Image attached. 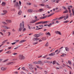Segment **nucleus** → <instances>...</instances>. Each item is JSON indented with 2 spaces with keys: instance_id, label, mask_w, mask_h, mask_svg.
Listing matches in <instances>:
<instances>
[{
  "instance_id": "obj_15",
  "label": "nucleus",
  "mask_w": 74,
  "mask_h": 74,
  "mask_svg": "<svg viewBox=\"0 0 74 74\" xmlns=\"http://www.w3.org/2000/svg\"><path fill=\"white\" fill-rule=\"evenodd\" d=\"M11 53L12 52L11 51H9L5 53H7L8 54H11Z\"/></svg>"
},
{
  "instance_id": "obj_41",
  "label": "nucleus",
  "mask_w": 74,
  "mask_h": 74,
  "mask_svg": "<svg viewBox=\"0 0 74 74\" xmlns=\"http://www.w3.org/2000/svg\"><path fill=\"white\" fill-rule=\"evenodd\" d=\"M62 8H63V9H64V10H67V8H66L65 7H64V6H62Z\"/></svg>"
},
{
  "instance_id": "obj_56",
  "label": "nucleus",
  "mask_w": 74,
  "mask_h": 74,
  "mask_svg": "<svg viewBox=\"0 0 74 74\" xmlns=\"http://www.w3.org/2000/svg\"><path fill=\"white\" fill-rule=\"evenodd\" d=\"M35 20H36L37 19V16H35Z\"/></svg>"
},
{
  "instance_id": "obj_46",
  "label": "nucleus",
  "mask_w": 74,
  "mask_h": 74,
  "mask_svg": "<svg viewBox=\"0 0 74 74\" xmlns=\"http://www.w3.org/2000/svg\"><path fill=\"white\" fill-rule=\"evenodd\" d=\"M29 69H30V70H33V69H34V68H33V67H29Z\"/></svg>"
},
{
  "instance_id": "obj_53",
  "label": "nucleus",
  "mask_w": 74,
  "mask_h": 74,
  "mask_svg": "<svg viewBox=\"0 0 74 74\" xmlns=\"http://www.w3.org/2000/svg\"><path fill=\"white\" fill-rule=\"evenodd\" d=\"M18 59L17 58H14L12 60H13V61H15V60H17Z\"/></svg>"
},
{
  "instance_id": "obj_60",
  "label": "nucleus",
  "mask_w": 74,
  "mask_h": 74,
  "mask_svg": "<svg viewBox=\"0 0 74 74\" xmlns=\"http://www.w3.org/2000/svg\"><path fill=\"white\" fill-rule=\"evenodd\" d=\"M0 33L1 34V35H2V36H4V34H3V33L0 32Z\"/></svg>"
},
{
  "instance_id": "obj_26",
  "label": "nucleus",
  "mask_w": 74,
  "mask_h": 74,
  "mask_svg": "<svg viewBox=\"0 0 74 74\" xmlns=\"http://www.w3.org/2000/svg\"><path fill=\"white\" fill-rule=\"evenodd\" d=\"M6 22H7L8 23H10L11 22V21L9 20H6Z\"/></svg>"
},
{
  "instance_id": "obj_50",
  "label": "nucleus",
  "mask_w": 74,
  "mask_h": 74,
  "mask_svg": "<svg viewBox=\"0 0 74 74\" xmlns=\"http://www.w3.org/2000/svg\"><path fill=\"white\" fill-rule=\"evenodd\" d=\"M56 63V61H54L53 62V64H55Z\"/></svg>"
},
{
  "instance_id": "obj_12",
  "label": "nucleus",
  "mask_w": 74,
  "mask_h": 74,
  "mask_svg": "<svg viewBox=\"0 0 74 74\" xmlns=\"http://www.w3.org/2000/svg\"><path fill=\"white\" fill-rule=\"evenodd\" d=\"M1 69L2 70V71L5 70L7 69V68L2 67L1 68Z\"/></svg>"
},
{
  "instance_id": "obj_38",
  "label": "nucleus",
  "mask_w": 74,
  "mask_h": 74,
  "mask_svg": "<svg viewBox=\"0 0 74 74\" xmlns=\"http://www.w3.org/2000/svg\"><path fill=\"white\" fill-rule=\"evenodd\" d=\"M47 56H48V55H46L43 56L42 57V58H47Z\"/></svg>"
},
{
  "instance_id": "obj_54",
  "label": "nucleus",
  "mask_w": 74,
  "mask_h": 74,
  "mask_svg": "<svg viewBox=\"0 0 74 74\" xmlns=\"http://www.w3.org/2000/svg\"><path fill=\"white\" fill-rule=\"evenodd\" d=\"M62 48H63V47H62L60 49V51H58L59 52H59L61 51V49H62Z\"/></svg>"
},
{
  "instance_id": "obj_45",
  "label": "nucleus",
  "mask_w": 74,
  "mask_h": 74,
  "mask_svg": "<svg viewBox=\"0 0 74 74\" xmlns=\"http://www.w3.org/2000/svg\"><path fill=\"white\" fill-rule=\"evenodd\" d=\"M69 22V21H64L63 23H67V22Z\"/></svg>"
},
{
  "instance_id": "obj_20",
  "label": "nucleus",
  "mask_w": 74,
  "mask_h": 74,
  "mask_svg": "<svg viewBox=\"0 0 74 74\" xmlns=\"http://www.w3.org/2000/svg\"><path fill=\"white\" fill-rule=\"evenodd\" d=\"M36 22V21L35 20H33L32 21L30 22V23H35Z\"/></svg>"
},
{
  "instance_id": "obj_19",
  "label": "nucleus",
  "mask_w": 74,
  "mask_h": 74,
  "mask_svg": "<svg viewBox=\"0 0 74 74\" xmlns=\"http://www.w3.org/2000/svg\"><path fill=\"white\" fill-rule=\"evenodd\" d=\"M38 12H42L44 11V9L42 8L38 10Z\"/></svg>"
},
{
  "instance_id": "obj_59",
  "label": "nucleus",
  "mask_w": 74,
  "mask_h": 74,
  "mask_svg": "<svg viewBox=\"0 0 74 74\" xmlns=\"http://www.w3.org/2000/svg\"><path fill=\"white\" fill-rule=\"evenodd\" d=\"M40 65H41V66H42L43 65H44V63H43L42 62L40 63Z\"/></svg>"
},
{
  "instance_id": "obj_36",
  "label": "nucleus",
  "mask_w": 74,
  "mask_h": 74,
  "mask_svg": "<svg viewBox=\"0 0 74 74\" xmlns=\"http://www.w3.org/2000/svg\"><path fill=\"white\" fill-rule=\"evenodd\" d=\"M27 5H32V3L27 2Z\"/></svg>"
},
{
  "instance_id": "obj_43",
  "label": "nucleus",
  "mask_w": 74,
  "mask_h": 74,
  "mask_svg": "<svg viewBox=\"0 0 74 74\" xmlns=\"http://www.w3.org/2000/svg\"><path fill=\"white\" fill-rule=\"evenodd\" d=\"M39 34L40 36H43L44 35L43 33L41 32Z\"/></svg>"
},
{
  "instance_id": "obj_35",
  "label": "nucleus",
  "mask_w": 74,
  "mask_h": 74,
  "mask_svg": "<svg viewBox=\"0 0 74 74\" xmlns=\"http://www.w3.org/2000/svg\"><path fill=\"white\" fill-rule=\"evenodd\" d=\"M58 18H55V19H53L52 20L53 22H55V21H56V20L58 19Z\"/></svg>"
},
{
  "instance_id": "obj_48",
  "label": "nucleus",
  "mask_w": 74,
  "mask_h": 74,
  "mask_svg": "<svg viewBox=\"0 0 74 74\" xmlns=\"http://www.w3.org/2000/svg\"><path fill=\"white\" fill-rule=\"evenodd\" d=\"M12 32H16V30H15L14 29H12Z\"/></svg>"
},
{
  "instance_id": "obj_6",
  "label": "nucleus",
  "mask_w": 74,
  "mask_h": 74,
  "mask_svg": "<svg viewBox=\"0 0 74 74\" xmlns=\"http://www.w3.org/2000/svg\"><path fill=\"white\" fill-rule=\"evenodd\" d=\"M14 62H10L6 64V65H12Z\"/></svg>"
},
{
  "instance_id": "obj_55",
  "label": "nucleus",
  "mask_w": 74,
  "mask_h": 74,
  "mask_svg": "<svg viewBox=\"0 0 74 74\" xmlns=\"http://www.w3.org/2000/svg\"><path fill=\"white\" fill-rule=\"evenodd\" d=\"M27 26L28 27V28H29V29H31V27H30V26H29V25H28Z\"/></svg>"
},
{
  "instance_id": "obj_63",
  "label": "nucleus",
  "mask_w": 74,
  "mask_h": 74,
  "mask_svg": "<svg viewBox=\"0 0 74 74\" xmlns=\"http://www.w3.org/2000/svg\"><path fill=\"white\" fill-rule=\"evenodd\" d=\"M43 63H47V61L45 60V61H44L43 62Z\"/></svg>"
},
{
  "instance_id": "obj_64",
  "label": "nucleus",
  "mask_w": 74,
  "mask_h": 74,
  "mask_svg": "<svg viewBox=\"0 0 74 74\" xmlns=\"http://www.w3.org/2000/svg\"><path fill=\"white\" fill-rule=\"evenodd\" d=\"M26 28H24V29H23V32H25V30H26Z\"/></svg>"
},
{
  "instance_id": "obj_28",
  "label": "nucleus",
  "mask_w": 74,
  "mask_h": 74,
  "mask_svg": "<svg viewBox=\"0 0 74 74\" xmlns=\"http://www.w3.org/2000/svg\"><path fill=\"white\" fill-rule=\"evenodd\" d=\"M42 40H47V38H46L45 37H43L42 38Z\"/></svg>"
},
{
  "instance_id": "obj_58",
  "label": "nucleus",
  "mask_w": 74,
  "mask_h": 74,
  "mask_svg": "<svg viewBox=\"0 0 74 74\" xmlns=\"http://www.w3.org/2000/svg\"><path fill=\"white\" fill-rule=\"evenodd\" d=\"M56 64L57 65H58V66H60V64H59V63H58V62H56Z\"/></svg>"
},
{
  "instance_id": "obj_16",
  "label": "nucleus",
  "mask_w": 74,
  "mask_h": 74,
  "mask_svg": "<svg viewBox=\"0 0 74 74\" xmlns=\"http://www.w3.org/2000/svg\"><path fill=\"white\" fill-rule=\"evenodd\" d=\"M48 16H44L41 17L40 18V19H45V18H46Z\"/></svg>"
},
{
  "instance_id": "obj_14",
  "label": "nucleus",
  "mask_w": 74,
  "mask_h": 74,
  "mask_svg": "<svg viewBox=\"0 0 74 74\" xmlns=\"http://www.w3.org/2000/svg\"><path fill=\"white\" fill-rule=\"evenodd\" d=\"M22 11H21V10H20L18 12V14L19 15H21V14H22Z\"/></svg>"
},
{
  "instance_id": "obj_21",
  "label": "nucleus",
  "mask_w": 74,
  "mask_h": 74,
  "mask_svg": "<svg viewBox=\"0 0 74 74\" xmlns=\"http://www.w3.org/2000/svg\"><path fill=\"white\" fill-rule=\"evenodd\" d=\"M1 31H2V32L3 33H5L6 32L7 30L3 29H1Z\"/></svg>"
},
{
  "instance_id": "obj_44",
  "label": "nucleus",
  "mask_w": 74,
  "mask_h": 74,
  "mask_svg": "<svg viewBox=\"0 0 74 74\" xmlns=\"http://www.w3.org/2000/svg\"><path fill=\"white\" fill-rule=\"evenodd\" d=\"M47 63H52V62L51 61H47Z\"/></svg>"
},
{
  "instance_id": "obj_42",
  "label": "nucleus",
  "mask_w": 74,
  "mask_h": 74,
  "mask_svg": "<svg viewBox=\"0 0 74 74\" xmlns=\"http://www.w3.org/2000/svg\"><path fill=\"white\" fill-rule=\"evenodd\" d=\"M8 36H10L11 35V32H8Z\"/></svg>"
},
{
  "instance_id": "obj_40",
  "label": "nucleus",
  "mask_w": 74,
  "mask_h": 74,
  "mask_svg": "<svg viewBox=\"0 0 74 74\" xmlns=\"http://www.w3.org/2000/svg\"><path fill=\"white\" fill-rule=\"evenodd\" d=\"M21 69L23 70V71H25V70H26L25 68L24 67H23Z\"/></svg>"
},
{
  "instance_id": "obj_37",
  "label": "nucleus",
  "mask_w": 74,
  "mask_h": 74,
  "mask_svg": "<svg viewBox=\"0 0 74 74\" xmlns=\"http://www.w3.org/2000/svg\"><path fill=\"white\" fill-rule=\"evenodd\" d=\"M9 60V59H6V60H5L3 61V62L4 63L5 62H7V61H8V60Z\"/></svg>"
},
{
  "instance_id": "obj_49",
  "label": "nucleus",
  "mask_w": 74,
  "mask_h": 74,
  "mask_svg": "<svg viewBox=\"0 0 74 74\" xmlns=\"http://www.w3.org/2000/svg\"><path fill=\"white\" fill-rule=\"evenodd\" d=\"M38 24H41L40 22H39L38 23H35V25H38Z\"/></svg>"
},
{
  "instance_id": "obj_2",
  "label": "nucleus",
  "mask_w": 74,
  "mask_h": 74,
  "mask_svg": "<svg viewBox=\"0 0 74 74\" xmlns=\"http://www.w3.org/2000/svg\"><path fill=\"white\" fill-rule=\"evenodd\" d=\"M18 59H19V60H22L25 59V57L22 54H19L18 55Z\"/></svg>"
},
{
  "instance_id": "obj_9",
  "label": "nucleus",
  "mask_w": 74,
  "mask_h": 74,
  "mask_svg": "<svg viewBox=\"0 0 74 74\" xmlns=\"http://www.w3.org/2000/svg\"><path fill=\"white\" fill-rule=\"evenodd\" d=\"M55 33H56V34H58L60 35H62V34H61V33H60V32L59 31H56L55 32Z\"/></svg>"
},
{
  "instance_id": "obj_10",
  "label": "nucleus",
  "mask_w": 74,
  "mask_h": 74,
  "mask_svg": "<svg viewBox=\"0 0 74 74\" xmlns=\"http://www.w3.org/2000/svg\"><path fill=\"white\" fill-rule=\"evenodd\" d=\"M66 16H61V17H60V18H58V20H60V19H63V18H65V17H66Z\"/></svg>"
},
{
  "instance_id": "obj_33",
  "label": "nucleus",
  "mask_w": 74,
  "mask_h": 74,
  "mask_svg": "<svg viewBox=\"0 0 74 74\" xmlns=\"http://www.w3.org/2000/svg\"><path fill=\"white\" fill-rule=\"evenodd\" d=\"M49 45V44H48V42H47L46 44L45 45V47H48Z\"/></svg>"
},
{
  "instance_id": "obj_39",
  "label": "nucleus",
  "mask_w": 74,
  "mask_h": 74,
  "mask_svg": "<svg viewBox=\"0 0 74 74\" xmlns=\"http://www.w3.org/2000/svg\"><path fill=\"white\" fill-rule=\"evenodd\" d=\"M12 55H18V53H12Z\"/></svg>"
},
{
  "instance_id": "obj_13",
  "label": "nucleus",
  "mask_w": 74,
  "mask_h": 74,
  "mask_svg": "<svg viewBox=\"0 0 74 74\" xmlns=\"http://www.w3.org/2000/svg\"><path fill=\"white\" fill-rule=\"evenodd\" d=\"M25 41H26V40H21L19 42V43L20 44H21V43H22V42H25Z\"/></svg>"
},
{
  "instance_id": "obj_29",
  "label": "nucleus",
  "mask_w": 74,
  "mask_h": 74,
  "mask_svg": "<svg viewBox=\"0 0 74 74\" xmlns=\"http://www.w3.org/2000/svg\"><path fill=\"white\" fill-rule=\"evenodd\" d=\"M46 35L49 36H51V34H50L49 32H48V33L46 32Z\"/></svg>"
},
{
  "instance_id": "obj_62",
  "label": "nucleus",
  "mask_w": 74,
  "mask_h": 74,
  "mask_svg": "<svg viewBox=\"0 0 74 74\" xmlns=\"http://www.w3.org/2000/svg\"><path fill=\"white\" fill-rule=\"evenodd\" d=\"M45 7H46V8H48V7H49V5H45Z\"/></svg>"
},
{
  "instance_id": "obj_57",
  "label": "nucleus",
  "mask_w": 74,
  "mask_h": 74,
  "mask_svg": "<svg viewBox=\"0 0 74 74\" xmlns=\"http://www.w3.org/2000/svg\"><path fill=\"white\" fill-rule=\"evenodd\" d=\"M55 1H56V0H51V2H55Z\"/></svg>"
},
{
  "instance_id": "obj_1",
  "label": "nucleus",
  "mask_w": 74,
  "mask_h": 74,
  "mask_svg": "<svg viewBox=\"0 0 74 74\" xmlns=\"http://www.w3.org/2000/svg\"><path fill=\"white\" fill-rule=\"evenodd\" d=\"M24 28V21H22V23H21L20 24V27L18 29V30L20 32H21L22 29Z\"/></svg>"
},
{
  "instance_id": "obj_18",
  "label": "nucleus",
  "mask_w": 74,
  "mask_h": 74,
  "mask_svg": "<svg viewBox=\"0 0 74 74\" xmlns=\"http://www.w3.org/2000/svg\"><path fill=\"white\" fill-rule=\"evenodd\" d=\"M68 12H69V11H68L67 9H66V10L64 11L63 13H64V14H66V13H67Z\"/></svg>"
},
{
  "instance_id": "obj_47",
  "label": "nucleus",
  "mask_w": 74,
  "mask_h": 74,
  "mask_svg": "<svg viewBox=\"0 0 74 74\" xmlns=\"http://www.w3.org/2000/svg\"><path fill=\"white\" fill-rule=\"evenodd\" d=\"M67 66V65H66V64H63L62 67H65V66Z\"/></svg>"
},
{
  "instance_id": "obj_24",
  "label": "nucleus",
  "mask_w": 74,
  "mask_h": 74,
  "mask_svg": "<svg viewBox=\"0 0 74 74\" xmlns=\"http://www.w3.org/2000/svg\"><path fill=\"white\" fill-rule=\"evenodd\" d=\"M39 5L40 7H44V6H45V5L44 3H42L40 4Z\"/></svg>"
},
{
  "instance_id": "obj_23",
  "label": "nucleus",
  "mask_w": 74,
  "mask_h": 74,
  "mask_svg": "<svg viewBox=\"0 0 74 74\" xmlns=\"http://www.w3.org/2000/svg\"><path fill=\"white\" fill-rule=\"evenodd\" d=\"M68 63H69V65H70L71 66V60H68Z\"/></svg>"
},
{
  "instance_id": "obj_34",
  "label": "nucleus",
  "mask_w": 74,
  "mask_h": 74,
  "mask_svg": "<svg viewBox=\"0 0 74 74\" xmlns=\"http://www.w3.org/2000/svg\"><path fill=\"white\" fill-rule=\"evenodd\" d=\"M2 23L4 25H8L7 23L4 22H2Z\"/></svg>"
},
{
  "instance_id": "obj_3",
  "label": "nucleus",
  "mask_w": 74,
  "mask_h": 74,
  "mask_svg": "<svg viewBox=\"0 0 74 74\" xmlns=\"http://www.w3.org/2000/svg\"><path fill=\"white\" fill-rule=\"evenodd\" d=\"M2 27L3 29H6L7 30H8V29H11V27H8L6 25H3Z\"/></svg>"
},
{
  "instance_id": "obj_31",
  "label": "nucleus",
  "mask_w": 74,
  "mask_h": 74,
  "mask_svg": "<svg viewBox=\"0 0 74 74\" xmlns=\"http://www.w3.org/2000/svg\"><path fill=\"white\" fill-rule=\"evenodd\" d=\"M41 63H42V61L41 60L38 61V64H41Z\"/></svg>"
},
{
  "instance_id": "obj_11",
  "label": "nucleus",
  "mask_w": 74,
  "mask_h": 74,
  "mask_svg": "<svg viewBox=\"0 0 74 74\" xmlns=\"http://www.w3.org/2000/svg\"><path fill=\"white\" fill-rule=\"evenodd\" d=\"M34 36L36 37H40V35L38 34H35L34 35Z\"/></svg>"
},
{
  "instance_id": "obj_30",
  "label": "nucleus",
  "mask_w": 74,
  "mask_h": 74,
  "mask_svg": "<svg viewBox=\"0 0 74 74\" xmlns=\"http://www.w3.org/2000/svg\"><path fill=\"white\" fill-rule=\"evenodd\" d=\"M65 50L66 51H69V49L67 47H65Z\"/></svg>"
},
{
  "instance_id": "obj_17",
  "label": "nucleus",
  "mask_w": 74,
  "mask_h": 74,
  "mask_svg": "<svg viewBox=\"0 0 74 74\" xmlns=\"http://www.w3.org/2000/svg\"><path fill=\"white\" fill-rule=\"evenodd\" d=\"M6 4V3L5 2H3L2 3V5L3 6H5Z\"/></svg>"
},
{
  "instance_id": "obj_27",
  "label": "nucleus",
  "mask_w": 74,
  "mask_h": 74,
  "mask_svg": "<svg viewBox=\"0 0 74 74\" xmlns=\"http://www.w3.org/2000/svg\"><path fill=\"white\" fill-rule=\"evenodd\" d=\"M72 15L74 16V9H72Z\"/></svg>"
},
{
  "instance_id": "obj_61",
  "label": "nucleus",
  "mask_w": 74,
  "mask_h": 74,
  "mask_svg": "<svg viewBox=\"0 0 74 74\" xmlns=\"http://www.w3.org/2000/svg\"><path fill=\"white\" fill-rule=\"evenodd\" d=\"M47 0H44V1H43V3H46V2H47Z\"/></svg>"
},
{
  "instance_id": "obj_51",
  "label": "nucleus",
  "mask_w": 74,
  "mask_h": 74,
  "mask_svg": "<svg viewBox=\"0 0 74 74\" xmlns=\"http://www.w3.org/2000/svg\"><path fill=\"white\" fill-rule=\"evenodd\" d=\"M66 18L67 19H68V18H69V14H66Z\"/></svg>"
},
{
  "instance_id": "obj_25",
  "label": "nucleus",
  "mask_w": 74,
  "mask_h": 74,
  "mask_svg": "<svg viewBox=\"0 0 74 74\" xmlns=\"http://www.w3.org/2000/svg\"><path fill=\"white\" fill-rule=\"evenodd\" d=\"M67 8L69 10V13H71V10L70 9V7H69V6H68Z\"/></svg>"
},
{
  "instance_id": "obj_7",
  "label": "nucleus",
  "mask_w": 74,
  "mask_h": 74,
  "mask_svg": "<svg viewBox=\"0 0 74 74\" xmlns=\"http://www.w3.org/2000/svg\"><path fill=\"white\" fill-rule=\"evenodd\" d=\"M27 11L29 13H32V12H33V9H28L27 10Z\"/></svg>"
},
{
  "instance_id": "obj_32",
  "label": "nucleus",
  "mask_w": 74,
  "mask_h": 74,
  "mask_svg": "<svg viewBox=\"0 0 74 74\" xmlns=\"http://www.w3.org/2000/svg\"><path fill=\"white\" fill-rule=\"evenodd\" d=\"M3 12L4 14H5V15L7 13V11L6 10H3Z\"/></svg>"
},
{
  "instance_id": "obj_5",
  "label": "nucleus",
  "mask_w": 74,
  "mask_h": 74,
  "mask_svg": "<svg viewBox=\"0 0 74 74\" xmlns=\"http://www.w3.org/2000/svg\"><path fill=\"white\" fill-rule=\"evenodd\" d=\"M55 55V52H53L52 53L49 54V56H54Z\"/></svg>"
},
{
  "instance_id": "obj_52",
  "label": "nucleus",
  "mask_w": 74,
  "mask_h": 74,
  "mask_svg": "<svg viewBox=\"0 0 74 74\" xmlns=\"http://www.w3.org/2000/svg\"><path fill=\"white\" fill-rule=\"evenodd\" d=\"M34 64H38V62H33Z\"/></svg>"
},
{
  "instance_id": "obj_4",
  "label": "nucleus",
  "mask_w": 74,
  "mask_h": 74,
  "mask_svg": "<svg viewBox=\"0 0 74 74\" xmlns=\"http://www.w3.org/2000/svg\"><path fill=\"white\" fill-rule=\"evenodd\" d=\"M16 8H17L18 10H20V6L19 5V3L17 2H16Z\"/></svg>"
},
{
  "instance_id": "obj_8",
  "label": "nucleus",
  "mask_w": 74,
  "mask_h": 74,
  "mask_svg": "<svg viewBox=\"0 0 74 74\" xmlns=\"http://www.w3.org/2000/svg\"><path fill=\"white\" fill-rule=\"evenodd\" d=\"M40 38H33V41H37L39 40Z\"/></svg>"
},
{
  "instance_id": "obj_22",
  "label": "nucleus",
  "mask_w": 74,
  "mask_h": 74,
  "mask_svg": "<svg viewBox=\"0 0 74 74\" xmlns=\"http://www.w3.org/2000/svg\"><path fill=\"white\" fill-rule=\"evenodd\" d=\"M8 39H7L5 40H4L2 42V44H3V45H4V43H5V42H6L7 41H8Z\"/></svg>"
}]
</instances>
